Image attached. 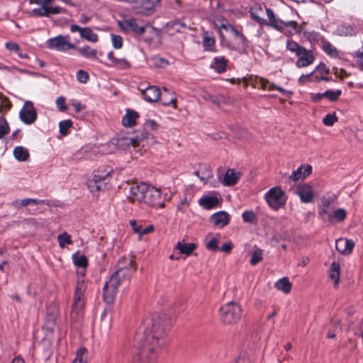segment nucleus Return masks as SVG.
<instances>
[{
  "instance_id": "22",
  "label": "nucleus",
  "mask_w": 363,
  "mask_h": 363,
  "mask_svg": "<svg viewBox=\"0 0 363 363\" xmlns=\"http://www.w3.org/2000/svg\"><path fill=\"white\" fill-rule=\"evenodd\" d=\"M227 60L223 56L216 57L213 58L211 67L218 73H223L227 67Z\"/></svg>"
},
{
  "instance_id": "48",
  "label": "nucleus",
  "mask_w": 363,
  "mask_h": 363,
  "mask_svg": "<svg viewBox=\"0 0 363 363\" xmlns=\"http://www.w3.org/2000/svg\"><path fill=\"white\" fill-rule=\"evenodd\" d=\"M169 31L180 32L182 29L185 28V25L183 23L179 21H174L168 23L167 25Z\"/></svg>"
},
{
  "instance_id": "25",
  "label": "nucleus",
  "mask_w": 363,
  "mask_h": 363,
  "mask_svg": "<svg viewBox=\"0 0 363 363\" xmlns=\"http://www.w3.org/2000/svg\"><path fill=\"white\" fill-rule=\"evenodd\" d=\"M138 116L136 111L127 110L125 115L123 117L122 123L125 127H132L135 124V121Z\"/></svg>"
},
{
  "instance_id": "23",
  "label": "nucleus",
  "mask_w": 363,
  "mask_h": 363,
  "mask_svg": "<svg viewBox=\"0 0 363 363\" xmlns=\"http://www.w3.org/2000/svg\"><path fill=\"white\" fill-rule=\"evenodd\" d=\"M216 26L218 28L220 37L222 40H223V30H225L227 33L232 34L235 38H238L240 35V33L233 26L228 23H220L219 24L216 23Z\"/></svg>"
},
{
  "instance_id": "16",
  "label": "nucleus",
  "mask_w": 363,
  "mask_h": 363,
  "mask_svg": "<svg viewBox=\"0 0 363 363\" xmlns=\"http://www.w3.org/2000/svg\"><path fill=\"white\" fill-rule=\"evenodd\" d=\"M312 172V167L311 165L304 164L299 167L296 170L294 171L289 176V179L296 182L301 179H305Z\"/></svg>"
},
{
  "instance_id": "62",
  "label": "nucleus",
  "mask_w": 363,
  "mask_h": 363,
  "mask_svg": "<svg viewBox=\"0 0 363 363\" xmlns=\"http://www.w3.org/2000/svg\"><path fill=\"white\" fill-rule=\"evenodd\" d=\"M176 101L177 99L172 95L169 99H165L164 96L162 97V104L164 106H170L173 105L174 108H176Z\"/></svg>"
},
{
  "instance_id": "14",
  "label": "nucleus",
  "mask_w": 363,
  "mask_h": 363,
  "mask_svg": "<svg viewBox=\"0 0 363 363\" xmlns=\"http://www.w3.org/2000/svg\"><path fill=\"white\" fill-rule=\"evenodd\" d=\"M104 176L94 174L91 179L87 182V186L92 193H96L104 190L106 188V183L103 182Z\"/></svg>"
},
{
  "instance_id": "1",
  "label": "nucleus",
  "mask_w": 363,
  "mask_h": 363,
  "mask_svg": "<svg viewBox=\"0 0 363 363\" xmlns=\"http://www.w3.org/2000/svg\"><path fill=\"white\" fill-rule=\"evenodd\" d=\"M145 338L132 352L130 363H155L160 350L164 346L166 322L159 315L143 322Z\"/></svg>"
},
{
  "instance_id": "3",
  "label": "nucleus",
  "mask_w": 363,
  "mask_h": 363,
  "mask_svg": "<svg viewBox=\"0 0 363 363\" xmlns=\"http://www.w3.org/2000/svg\"><path fill=\"white\" fill-rule=\"evenodd\" d=\"M129 192L128 198L131 202L143 203L152 207L164 206L160 190L145 183L132 185Z\"/></svg>"
},
{
  "instance_id": "11",
  "label": "nucleus",
  "mask_w": 363,
  "mask_h": 363,
  "mask_svg": "<svg viewBox=\"0 0 363 363\" xmlns=\"http://www.w3.org/2000/svg\"><path fill=\"white\" fill-rule=\"evenodd\" d=\"M298 60L296 62V66L298 68L306 67L313 64L315 60V56L311 50H308L303 48L301 51L296 55Z\"/></svg>"
},
{
  "instance_id": "39",
  "label": "nucleus",
  "mask_w": 363,
  "mask_h": 363,
  "mask_svg": "<svg viewBox=\"0 0 363 363\" xmlns=\"http://www.w3.org/2000/svg\"><path fill=\"white\" fill-rule=\"evenodd\" d=\"M57 240L61 248H64L66 245H70L72 243L70 235H68L66 232L58 235Z\"/></svg>"
},
{
  "instance_id": "2",
  "label": "nucleus",
  "mask_w": 363,
  "mask_h": 363,
  "mask_svg": "<svg viewBox=\"0 0 363 363\" xmlns=\"http://www.w3.org/2000/svg\"><path fill=\"white\" fill-rule=\"evenodd\" d=\"M136 267L133 265V260L123 257L118 263L117 270L112 274L103 288L104 301L109 304L115 299L118 286L128 279L135 271Z\"/></svg>"
},
{
  "instance_id": "10",
  "label": "nucleus",
  "mask_w": 363,
  "mask_h": 363,
  "mask_svg": "<svg viewBox=\"0 0 363 363\" xmlns=\"http://www.w3.org/2000/svg\"><path fill=\"white\" fill-rule=\"evenodd\" d=\"M20 119L27 125L33 124L37 119V112L31 101H27L19 112Z\"/></svg>"
},
{
  "instance_id": "9",
  "label": "nucleus",
  "mask_w": 363,
  "mask_h": 363,
  "mask_svg": "<svg viewBox=\"0 0 363 363\" xmlns=\"http://www.w3.org/2000/svg\"><path fill=\"white\" fill-rule=\"evenodd\" d=\"M69 35H57L46 41L47 47L51 50L65 52L75 48V45L69 41Z\"/></svg>"
},
{
  "instance_id": "42",
  "label": "nucleus",
  "mask_w": 363,
  "mask_h": 363,
  "mask_svg": "<svg viewBox=\"0 0 363 363\" xmlns=\"http://www.w3.org/2000/svg\"><path fill=\"white\" fill-rule=\"evenodd\" d=\"M303 48V47L299 45L296 42L292 40H288L286 42V49L295 55L301 51Z\"/></svg>"
},
{
  "instance_id": "40",
  "label": "nucleus",
  "mask_w": 363,
  "mask_h": 363,
  "mask_svg": "<svg viewBox=\"0 0 363 363\" xmlns=\"http://www.w3.org/2000/svg\"><path fill=\"white\" fill-rule=\"evenodd\" d=\"M86 350L84 347L79 348L72 363H86Z\"/></svg>"
},
{
  "instance_id": "53",
  "label": "nucleus",
  "mask_w": 363,
  "mask_h": 363,
  "mask_svg": "<svg viewBox=\"0 0 363 363\" xmlns=\"http://www.w3.org/2000/svg\"><path fill=\"white\" fill-rule=\"evenodd\" d=\"M111 66L117 67L121 69H125L130 67V64L128 61L123 58H117L113 64Z\"/></svg>"
},
{
  "instance_id": "51",
  "label": "nucleus",
  "mask_w": 363,
  "mask_h": 363,
  "mask_svg": "<svg viewBox=\"0 0 363 363\" xmlns=\"http://www.w3.org/2000/svg\"><path fill=\"white\" fill-rule=\"evenodd\" d=\"M323 94H325V96L328 97L331 101H335L340 96L341 91L340 90H336V91L328 90L326 91L323 92Z\"/></svg>"
},
{
  "instance_id": "45",
  "label": "nucleus",
  "mask_w": 363,
  "mask_h": 363,
  "mask_svg": "<svg viewBox=\"0 0 363 363\" xmlns=\"http://www.w3.org/2000/svg\"><path fill=\"white\" fill-rule=\"evenodd\" d=\"M72 125V122L71 120H65L62 121L59 123V128L60 134L62 135H67L68 133V130Z\"/></svg>"
},
{
  "instance_id": "18",
  "label": "nucleus",
  "mask_w": 363,
  "mask_h": 363,
  "mask_svg": "<svg viewBox=\"0 0 363 363\" xmlns=\"http://www.w3.org/2000/svg\"><path fill=\"white\" fill-rule=\"evenodd\" d=\"M145 101L148 102H156L161 96V91L157 86H149L142 91Z\"/></svg>"
},
{
  "instance_id": "41",
  "label": "nucleus",
  "mask_w": 363,
  "mask_h": 363,
  "mask_svg": "<svg viewBox=\"0 0 363 363\" xmlns=\"http://www.w3.org/2000/svg\"><path fill=\"white\" fill-rule=\"evenodd\" d=\"M206 247L209 250H217L218 249V239L211 235H208L206 238Z\"/></svg>"
},
{
  "instance_id": "32",
  "label": "nucleus",
  "mask_w": 363,
  "mask_h": 363,
  "mask_svg": "<svg viewBox=\"0 0 363 363\" xmlns=\"http://www.w3.org/2000/svg\"><path fill=\"white\" fill-rule=\"evenodd\" d=\"M43 202L44 201L43 200L28 198L24 199L16 200L13 202V204L16 207L20 208L27 206L28 205L37 206L38 204L43 203Z\"/></svg>"
},
{
  "instance_id": "38",
  "label": "nucleus",
  "mask_w": 363,
  "mask_h": 363,
  "mask_svg": "<svg viewBox=\"0 0 363 363\" xmlns=\"http://www.w3.org/2000/svg\"><path fill=\"white\" fill-rule=\"evenodd\" d=\"M336 33L341 36L353 35L354 34V29L350 26L341 25L337 30Z\"/></svg>"
},
{
  "instance_id": "37",
  "label": "nucleus",
  "mask_w": 363,
  "mask_h": 363,
  "mask_svg": "<svg viewBox=\"0 0 363 363\" xmlns=\"http://www.w3.org/2000/svg\"><path fill=\"white\" fill-rule=\"evenodd\" d=\"M203 40V45L205 50L210 51L211 48L215 44V39L213 36L208 32L204 33Z\"/></svg>"
},
{
  "instance_id": "20",
  "label": "nucleus",
  "mask_w": 363,
  "mask_h": 363,
  "mask_svg": "<svg viewBox=\"0 0 363 363\" xmlns=\"http://www.w3.org/2000/svg\"><path fill=\"white\" fill-rule=\"evenodd\" d=\"M240 174L239 172H236L233 169H228L222 180V183L224 186H230L237 184Z\"/></svg>"
},
{
  "instance_id": "15",
  "label": "nucleus",
  "mask_w": 363,
  "mask_h": 363,
  "mask_svg": "<svg viewBox=\"0 0 363 363\" xmlns=\"http://www.w3.org/2000/svg\"><path fill=\"white\" fill-rule=\"evenodd\" d=\"M297 194L299 196L301 201L304 203H310L313 201V191L312 187L307 184L298 187Z\"/></svg>"
},
{
  "instance_id": "28",
  "label": "nucleus",
  "mask_w": 363,
  "mask_h": 363,
  "mask_svg": "<svg viewBox=\"0 0 363 363\" xmlns=\"http://www.w3.org/2000/svg\"><path fill=\"white\" fill-rule=\"evenodd\" d=\"M238 39L241 42V45H233L227 43L226 46L230 50H237L241 52H245L247 50V48L248 47L247 39L242 33L240 34Z\"/></svg>"
},
{
  "instance_id": "58",
  "label": "nucleus",
  "mask_w": 363,
  "mask_h": 363,
  "mask_svg": "<svg viewBox=\"0 0 363 363\" xmlns=\"http://www.w3.org/2000/svg\"><path fill=\"white\" fill-rule=\"evenodd\" d=\"M153 64L157 67H165L168 65L167 60L161 57H154Z\"/></svg>"
},
{
  "instance_id": "31",
  "label": "nucleus",
  "mask_w": 363,
  "mask_h": 363,
  "mask_svg": "<svg viewBox=\"0 0 363 363\" xmlns=\"http://www.w3.org/2000/svg\"><path fill=\"white\" fill-rule=\"evenodd\" d=\"M13 155L18 161L24 162L28 158L29 152L26 148L17 146L13 150Z\"/></svg>"
},
{
  "instance_id": "26",
  "label": "nucleus",
  "mask_w": 363,
  "mask_h": 363,
  "mask_svg": "<svg viewBox=\"0 0 363 363\" xmlns=\"http://www.w3.org/2000/svg\"><path fill=\"white\" fill-rule=\"evenodd\" d=\"M275 288L284 294H289L291 290V284L287 277L279 279L274 284Z\"/></svg>"
},
{
  "instance_id": "52",
  "label": "nucleus",
  "mask_w": 363,
  "mask_h": 363,
  "mask_svg": "<svg viewBox=\"0 0 363 363\" xmlns=\"http://www.w3.org/2000/svg\"><path fill=\"white\" fill-rule=\"evenodd\" d=\"M111 41L113 46L116 49H120L123 46V38L120 35H111Z\"/></svg>"
},
{
  "instance_id": "34",
  "label": "nucleus",
  "mask_w": 363,
  "mask_h": 363,
  "mask_svg": "<svg viewBox=\"0 0 363 363\" xmlns=\"http://www.w3.org/2000/svg\"><path fill=\"white\" fill-rule=\"evenodd\" d=\"M72 259L76 266L82 269H84L87 265V258L84 255L76 253L73 255Z\"/></svg>"
},
{
  "instance_id": "36",
  "label": "nucleus",
  "mask_w": 363,
  "mask_h": 363,
  "mask_svg": "<svg viewBox=\"0 0 363 363\" xmlns=\"http://www.w3.org/2000/svg\"><path fill=\"white\" fill-rule=\"evenodd\" d=\"M11 103L2 93H0V113H4L10 110Z\"/></svg>"
},
{
  "instance_id": "47",
  "label": "nucleus",
  "mask_w": 363,
  "mask_h": 363,
  "mask_svg": "<svg viewBox=\"0 0 363 363\" xmlns=\"http://www.w3.org/2000/svg\"><path fill=\"white\" fill-rule=\"evenodd\" d=\"M113 169L110 167H101L99 168L97 171H95L94 174H99L101 176H104L103 178V182L107 179V178L111 175Z\"/></svg>"
},
{
  "instance_id": "46",
  "label": "nucleus",
  "mask_w": 363,
  "mask_h": 363,
  "mask_svg": "<svg viewBox=\"0 0 363 363\" xmlns=\"http://www.w3.org/2000/svg\"><path fill=\"white\" fill-rule=\"evenodd\" d=\"M262 255L263 252L261 249L257 248L256 249L252 255L251 259H250V264L252 265H256L257 263L261 262L262 260Z\"/></svg>"
},
{
  "instance_id": "57",
  "label": "nucleus",
  "mask_w": 363,
  "mask_h": 363,
  "mask_svg": "<svg viewBox=\"0 0 363 363\" xmlns=\"http://www.w3.org/2000/svg\"><path fill=\"white\" fill-rule=\"evenodd\" d=\"M268 90L269 91H272V90H277L279 91V92L284 94L285 96H291V94H292L291 91H287V90H285L281 86H277L276 84L272 83L269 85V88H268Z\"/></svg>"
},
{
  "instance_id": "13",
  "label": "nucleus",
  "mask_w": 363,
  "mask_h": 363,
  "mask_svg": "<svg viewBox=\"0 0 363 363\" xmlns=\"http://www.w3.org/2000/svg\"><path fill=\"white\" fill-rule=\"evenodd\" d=\"M64 11V9L59 6L46 7L45 6L40 5V8L33 9L32 13L37 16L49 17L51 15L62 13Z\"/></svg>"
},
{
  "instance_id": "19",
  "label": "nucleus",
  "mask_w": 363,
  "mask_h": 363,
  "mask_svg": "<svg viewBox=\"0 0 363 363\" xmlns=\"http://www.w3.org/2000/svg\"><path fill=\"white\" fill-rule=\"evenodd\" d=\"M332 200L330 198H323L318 206L319 216L323 220H326L331 213Z\"/></svg>"
},
{
  "instance_id": "61",
  "label": "nucleus",
  "mask_w": 363,
  "mask_h": 363,
  "mask_svg": "<svg viewBox=\"0 0 363 363\" xmlns=\"http://www.w3.org/2000/svg\"><path fill=\"white\" fill-rule=\"evenodd\" d=\"M69 103L77 113H79L85 108V106L84 105H82L81 103H79L75 99L71 100Z\"/></svg>"
},
{
  "instance_id": "60",
  "label": "nucleus",
  "mask_w": 363,
  "mask_h": 363,
  "mask_svg": "<svg viewBox=\"0 0 363 363\" xmlns=\"http://www.w3.org/2000/svg\"><path fill=\"white\" fill-rule=\"evenodd\" d=\"M147 130H155L157 128L158 124L154 120H147L144 124Z\"/></svg>"
},
{
  "instance_id": "64",
  "label": "nucleus",
  "mask_w": 363,
  "mask_h": 363,
  "mask_svg": "<svg viewBox=\"0 0 363 363\" xmlns=\"http://www.w3.org/2000/svg\"><path fill=\"white\" fill-rule=\"evenodd\" d=\"M6 48L9 50L13 51L16 52H18L20 49L18 44H16L15 43H11V42H8L6 43Z\"/></svg>"
},
{
  "instance_id": "7",
  "label": "nucleus",
  "mask_w": 363,
  "mask_h": 363,
  "mask_svg": "<svg viewBox=\"0 0 363 363\" xmlns=\"http://www.w3.org/2000/svg\"><path fill=\"white\" fill-rule=\"evenodd\" d=\"M121 29L126 33L133 32L137 35H143L149 24L139 18H126L118 22Z\"/></svg>"
},
{
  "instance_id": "17",
  "label": "nucleus",
  "mask_w": 363,
  "mask_h": 363,
  "mask_svg": "<svg viewBox=\"0 0 363 363\" xmlns=\"http://www.w3.org/2000/svg\"><path fill=\"white\" fill-rule=\"evenodd\" d=\"M354 246V243L352 240L345 238H340L337 240L335 242L336 250L344 255L350 254Z\"/></svg>"
},
{
  "instance_id": "63",
  "label": "nucleus",
  "mask_w": 363,
  "mask_h": 363,
  "mask_svg": "<svg viewBox=\"0 0 363 363\" xmlns=\"http://www.w3.org/2000/svg\"><path fill=\"white\" fill-rule=\"evenodd\" d=\"M10 131V128L8 123H4L0 125V139L7 135Z\"/></svg>"
},
{
  "instance_id": "27",
  "label": "nucleus",
  "mask_w": 363,
  "mask_h": 363,
  "mask_svg": "<svg viewBox=\"0 0 363 363\" xmlns=\"http://www.w3.org/2000/svg\"><path fill=\"white\" fill-rule=\"evenodd\" d=\"M347 213L343 208H338L330 213V215L328 217L327 220L330 223L335 221L342 222L346 218Z\"/></svg>"
},
{
  "instance_id": "29",
  "label": "nucleus",
  "mask_w": 363,
  "mask_h": 363,
  "mask_svg": "<svg viewBox=\"0 0 363 363\" xmlns=\"http://www.w3.org/2000/svg\"><path fill=\"white\" fill-rule=\"evenodd\" d=\"M218 203V199L216 196H204L199 200V205L207 209L216 206Z\"/></svg>"
},
{
  "instance_id": "55",
  "label": "nucleus",
  "mask_w": 363,
  "mask_h": 363,
  "mask_svg": "<svg viewBox=\"0 0 363 363\" xmlns=\"http://www.w3.org/2000/svg\"><path fill=\"white\" fill-rule=\"evenodd\" d=\"M77 79L79 82L85 84L89 79V74L85 71L79 70L77 72Z\"/></svg>"
},
{
  "instance_id": "33",
  "label": "nucleus",
  "mask_w": 363,
  "mask_h": 363,
  "mask_svg": "<svg viewBox=\"0 0 363 363\" xmlns=\"http://www.w3.org/2000/svg\"><path fill=\"white\" fill-rule=\"evenodd\" d=\"M116 144L122 148L129 146L136 147L138 146V140L130 137L121 138L117 139Z\"/></svg>"
},
{
  "instance_id": "56",
  "label": "nucleus",
  "mask_w": 363,
  "mask_h": 363,
  "mask_svg": "<svg viewBox=\"0 0 363 363\" xmlns=\"http://www.w3.org/2000/svg\"><path fill=\"white\" fill-rule=\"evenodd\" d=\"M130 225L132 228V230L135 233L140 235L141 236V232H142V224L140 223H138L135 220H130Z\"/></svg>"
},
{
  "instance_id": "50",
  "label": "nucleus",
  "mask_w": 363,
  "mask_h": 363,
  "mask_svg": "<svg viewBox=\"0 0 363 363\" xmlns=\"http://www.w3.org/2000/svg\"><path fill=\"white\" fill-rule=\"evenodd\" d=\"M242 219L245 223H254L256 220V216L251 211H245L242 215Z\"/></svg>"
},
{
  "instance_id": "35",
  "label": "nucleus",
  "mask_w": 363,
  "mask_h": 363,
  "mask_svg": "<svg viewBox=\"0 0 363 363\" xmlns=\"http://www.w3.org/2000/svg\"><path fill=\"white\" fill-rule=\"evenodd\" d=\"M77 51L81 55L86 58L95 57L97 52L96 50L91 48L89 45L79 48H78Z\"/></svg>"
},
{
  "instance_id": "44",
  "label": "nucleus",
  "mask_w": 363,
  "mask_h": 363,
  "mask_svg": "<svg viewBox=\"0 0 363 363\" xmlns=\"http://www.w3.org/2000/svg\"><path fill=\"white\" fill-rule=\"evenodd\" d=\"M315 72H319L320 74V77L318 80L321 81H329L330 78L326 77L325 74L329 72V69L327 68L325 65L320 64L315 68Z\"/></svg>"
},
{
  "instance_id": "12",
  "label": "nucleus",
  "mask_w": 363,
  "mask_h": 363,
  "mask_svg": "<svg viewBox=\"0 0 363 363\" xmlns=\"http://www.w3.org/2000/svg\"><path fill=\"white\" fill-rule=\"evenodd\" d=\"M72 33L79 32L80 37L91 43H96L99 40L98 35L92 31L89 27L81 28L77 25L70 26Z\"/></svg>"
},
{
  "instance_id": "6",
  "label": "nucleus",
  "mask_w": 363,
  "mask_h": 363,
  "mask_svg": "<svg viewBox=\"0 0 363 363\" xmlns=\"http://www.w3.org/2000/svg\"><path fill=\"white\" fill-rule=\"evenodd\" d=\"M221 321L228 325L238 323L242 315V308L235 302H229L220 309Z\"/></svg>"
},
{
  "instance_id": "43",
  "label": "nucleus",
  "mask_w": 363,
  "mask_h": 363,
  "mask_svg": "<svg viewBox=\"0 0 363 363\" xmlns=\"http://www.w3.org/2000/svg\"><path fill=\"white\" fill-rule=\"evenodd\" d=\"M323 49L328 55L331 57H337L338 52L335 46L330 44L329 42L323 43Z\"/></svg>"
},
{
  "instance_id": "59",
  "label": "nucleus",
  "mask_w": 363,
  "mask_h": 363,
  "mask_svg": "<svg viewBox=\"0 0 363 363\" xmlns=\"http://www.w3.org/2000/svg\"><path fill=\"white\" fill-rule=\"evenodd\" d=\"M56 104L58 109L61 111H65L67 107L65 106V98L63 96H59L56 100Z\"/></svg>"
},
{
  "instance_id": "8",
  "label": "nucleus",
  "mask_w": 363,
  "mask_h": 363,
  "mask_svg": "<svg viewBox=\"0 0 363 363\" xmlns=\"http://www.w3.org/2000/svg\"><path fill=\"white\" fill-rule=\"evenodd\" d=\"M264 199L269 206L274 210L283 207L286 201L284 191L278 186L270 189L265 194Z\"/></svg>"
},
{
  "instance_id": "21",
  "label": "nucleus",
  "mask_w": 363,
  "mask_h": 363,
  "mask_svg": "<svg viewBox=\"0 0 363 363\" xmlns=\"http://www.w3.org/2000/svg\"><path fill=\"white\" fill-rule=\"evenodd\" d=\"M211 222L218 227H224L229 222V215L225 211L214 213L211 218Z\"/></svg>"
},
{
  "instance_id": "49",
  "label": "nucleus",
  "mask_w": 363,
  "mask_h": 363,
  "mask_svg": "<svg viewBox=\"0 0 363 363\" xmlns=\"http://www.w3.org/2000/svg\"><path fill=\"white\" fill-rule=\"evenodd\" d=\"M141 4L146 11H152L160 0H141Z\"/></svg>"
},
{
  "instance_id": "5",
  "label": "nucleus",
  "mask_w": 363,
  "mask_h": 363,
  "mask_svg": "<svg viewBox=\"0 0 363 363\" xmlns=\"http://www.w3.org/2000/svg\"><path fill=\"white\" fill-rule=\"evenodd\" d=\"M86 286L83 279L79 278L75 288L70 317L73 321H78L82 318L84 306V292Z\"/></svg>"
},
{
  "instance_id": "30",
  "label": "nucleus",
  "mask_w": 363,
  "mask_h": 363,
  "mask_svg": "<svg viewBox=\"0 0 363 363\" xmlns=\"http://www.w3.org/2000/svg\"><path fill=\"white\" fill-rule=\"evenodd\" d=\"M340 265L339 264L333 262L329 270V276L331 279L334 281V286L336 287L339 283L340 278Z\"/></svg>"
},
{
  "instance_id": "24",
  "label": "nucleus",
  "mask_w": 363,
  "mask_h": 363,
  "mask_svg": "<svg viewBox=\"0 0 363 363\" xmlns=\"http://www.w3.org/2000/svg\"><path fill=\"white\" fill-rule=\"evenodd\" d=\"M196 248L195 243H186L184 241H179L175 246V249L178 250L181 254L187 256L190 255Z\"/></svg>"
},
{
  "instance_id": "4",
  "label": "nucleus",
  "mask_w": 363,
  "mask_h": 363,
  "mask_svg": "<svg viewBox=\"0 0 363 363\" xmlns=\"http://www.w3.org/2000/svg\"><path fill=\"white\" fill-rule=\"evenodd\" d=\"M266 13L269 19L268 25L274 28L276 30H279L289 36H291L301 32L303 33L304 35H306V32L303 31L302 29L298 26L296 21H284L277 18L273 11L270 9H266Z\"/></svg>"
},
{
  "instance_id": "54",
  "label": "nucleus",
  "mask_w": 363,
  "mask_h": 363,
  "mask_svg": "<svg viewBox=\"0 0 363 363\" xmlns=\"http://www.w3.org/2000/svg\"><path fill=\"white\" fill-rule=\"evenodd\" d=\"M337 121V118L335 115L328 114L323 118V123L327 126H332Z\"/></svg>"
}]
</instances>
